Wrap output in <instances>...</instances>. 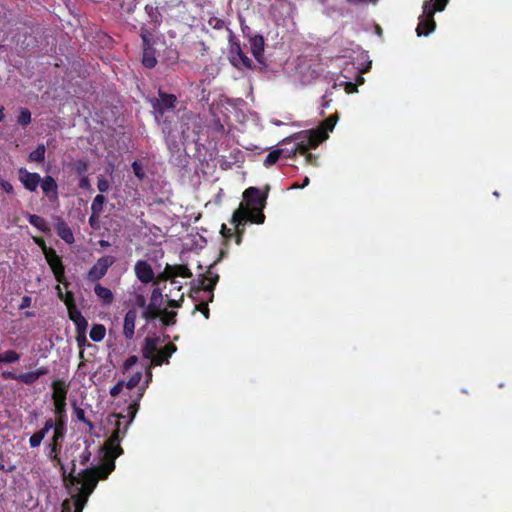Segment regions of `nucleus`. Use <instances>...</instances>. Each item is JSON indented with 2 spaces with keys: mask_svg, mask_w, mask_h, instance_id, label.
I'll return each mask as SVG.
<instances>
[{
  "mask_svg": "<svg viewBox=\"0 0 512 512\" xmlns=\"http://www.w3.org/2000/svg\"><path fill=\"white\" fill-rule=\"evenodd\" d=\"M114 470V464L100 465L84 469L78 475H75V460L72 461V468L69 473H67L64 465H61L60 472L63 481L76 487L71 499L64 500V512H71L75 504L77 506L76 512H82L99 479H106Z\"/></svg>",
  "mask_w": 512,
  "mask_h": 512,
  "instance_id": "nucleus-1",
  "label": "nucleus"
},
{
  "mask_svg": "<svg viewBox=\"0 0 512 512\" xmlns=\"http://www.w3.org/2000/svg\"><path fill=\"white\" fill-rule=\"evenodd\" d=\"M267 193H261L256 187H250L243 193V200L246 205L242 203L234 212L232 223L242 224L243 222H252L262 224L265 221L263 210L266 204Z\"/></svg>",
  "mask_w": 512,
  "mask_h": 512,
  "instance_id": "nucleus-2",
  "label": "nucleus"
},
{
  "mask_svg": "<svg viewBox=\"0 0 512 512\" xmlns=\"http://www.w3.org/2000/svg\"><path fill=\"white\" fill-rule=\"evenodd\" d=\"M219 276L212 270H207L206 274L202 275L197 284L191 287V298L197 303L194 305V312L200 311L205 319L210 317L209 302L214 299V289L217 285Z\"/></svg>",
  "mask_w": 512,
  "mask_h": 512,
  "instance_id": "nucleus-3",
  "label": "nucleus"
},
{
  "mask_svg": "<svg viewBox=\"0 0 512 512\" xmlns=\"http://www.w3.org/2000/svg\"><path fill=\"white\" fill-rule=\"evenodd\" d=\"M154 118L159 125L162 126L163 133H171V125L175 123L177 114V96L175 94L166 93L162 90L158 91V97L153 100Z\"/></svg>",
  "mask_w": 512,
  "mask_h": 512,
  "instance_id": "nucleus-4",
  "label": "nucleus"
},
{
  "mask_svg": "<svg viewBox=\"0 0 512 512\" xmlns=\"http://www.w3.org/2000/svg\"><path fill=\"white\" fill-rule=\"evenodd\" d=\"M449 0H427L423 3L422 14L418 19L417 33L418 37H427L436 29L434 15L437 11L445 9Z\"/></svg>",
  "mask_w": 512,
  "mask_h": 512,
  "instance_id": "nucleus-5",
  "label": "nucleus"
},
{
  "mask_svg": "<svg viewBox=\"0 0 512 512\" xmlns=\"http://www.w3.org/2000/svg\"><path fill=\"white\" fill-rule=\"evenodd\" d=\"M65 421H54V435H52V440L49 445L50 452L48 454L49 458L54 462V467H58L61 470V458L59 456L62 449V441L65 438L66 427Z\"/></svg>",
  "mask_w": 512,
  "mask_h": 512,
  "instance_id": "nucleus-6",
  "label": "nucleus"
},
{
  "mask_svg": "<svg viewBox=\"0 0 512 512\" xmlns=\"http://www.w3.org/2000/svg\"><path fill=\"white\" fill-rule=\"evenodd\" d=\"M120 425V422L116 423V427L107 441L104 463L102 465H110V463H113L115 466V458L123 454V449L119 445V441L124 435Z\"/></svg>",
  "mask_w": 512,
  "mask_h": 512,
  "instance_id": "nucleus-7",
  "label": "nucleus"
},
{
  "mask_svg": "<svg viewBox=\"0 0 512 512\" xmlns=\"http://www.w3.org/2000/svg\"><path fill=\"white\" fill-rule=\"evenodd\" d=\"M338 118L337 114L331 115L323 121L319 130L310 132L308 138L312 148H317L328 137V132L333 131Z\"/></svg>",
  "mask_w": 512,
  "mask_h": 512,
  "instance_id": "nucleus-8",
  "label": "nucleus"
},
{
  "mask_svg": "<svg viewBox=\"0 0 512 512\" xmlns=\"http://www.w3.org/2000/svg\"><path fill=\"white\" fill-rule=\"evenodd\" d=\"M115 262L113 256H103L99 258L94 265L89 269L87 278L91 282L102 279L106 274L111 265Z\"/></svg>",
  "mask_w": 512,
  "mask_h": 512,
  "instance_id": "nucleus-9",
  "label": "nucleus"
},
{
  "mask_svg": "<svg viewBox=\"0 0 512 512\" xmlns=\"http://www.w3.org/2000/svg\"><path fill=\"white\" fill-rule=\"evenodd\" d=\"M176 277L181 278H192L193 274L190 268L184 264H167L163 273L160 275L162 280H169L172 284H177L175 281Z\"/></svg>",
  "mask_w": 512,
  "mask_h": 512,
  "instance_id": "nucleus-10",
  "label": "nucleus"
},
{
  "mask_svg": "<svg viewBox=\"0 0 512 512\" xmlns=\"http://www.w3.org/2000/svg\"><path fill=\"white\" fill-rule=\"evenodd\" d=\"M46 261L52 269V274L58 283L67 285L65 279V266L62 259L56 254L55 250L48 251L45 256Z\"/></svg>",
  "mask_w": 512,
  "mask_h": 512,
  "instance_id": "nucleus-11",
  "label": "nucleus"
},
{
  "mask_svg": "<svg viewBox=\"0 0 512 512\" xmlns=\"http://www.w3.org/2000/svg\"><path fill=\"white\" fill-rule=\"evenodd\" d=\"M134 273H136V278L144 283H150L155 280V273L154 270L147 261L145 260H138L134 264Z\"/></svg>",
  "mask_w": 512,
  "mask_h": 512,
  "instance_id": "nucleus-12",
  "label": "nucleus"
},
{
  "mask_svg": "<svg viewBox=\"0 0 512 512\" xmlns=\"http://www.w3.org/2000/svg\"><path fill=\"white\" fill-rule=\"evenodd\" d=\"M18 179L26 190L35 192L41 181V176L25 168H20L18 169Z\"/></svg>",
  "mask_w": 512,
  "mask_h": 512,
  "instance_id": "nucleus-13",
  "label": "nucleus"
},
{
  "mask_svg": "<svg viewBox=\"0 0 512 512\" xmlns=\"http://www.w3.org/2000/svg\"><path fill=\"white\" fill-rule=\"evenodd\" d=\"M52 219H54V229L57 236L67 244H73L75 242V236L68 223L60 216H54Z\"/></svg>",
  "mask_w": 512,
  "mask_h": 512,
  "instance_id": "nucleus-14",
  "label": "nucleus"
},
{
  "mask_svg": "<svg viewBox=\"0 0 512 512\" xmlns=\"http://www.w3.org/2000/svg\"><path fill=\"white\" fill-rule=\"evenodd\" d=\"M177 351V347L174 343H168L163 348L158 349L154 353L151 365L152 366H161L163 364H169V359L173 356V354Z\"/></svg>",
  "mask_w": 512,
  "mask_h": 512,
  "instance_id": "nucleus-15",
  "label": "nucleus"
},
{
  "mask_svg": "<svg viewBox=\"0 0 512 512\" xmlns=\"http://www.w3.org/2000/svg\"><path fill=\"white\" fill-rule=\"evenodd\" d=\"M231 53H232L231 62L233 64V66H235L237 69H243V68L252 69L253 68L252 61L241 50V47L238 43H235L232 45Z\"/></svg>",
  "mask_w": 512,
  "mask_h": 512,
  "instance_id": "nucleus-16",
  "label": "nucleus"
},
{
  "mask_svg": "<svg viewBox=\"0 0 512 512\" xmlns=\"http://www.w3.org/2000/svg\"><path fill=\"white\" fill-rule=\"evenodd\" d=\"M1 377L3 380H15L25 385H33L37 381L35 371L22 372L19 374L13 371H3Z\"/></svg>",
  "mask_w": 512,
  "mask_h": 512,
  "instance_id": "nucleus-17",
  "label": "nucleus"
},
{
  "mask_svg": "<svg viewBox=\"0 0 512 512\" xmlns=\"http://www.w3.org/2000/svg\"><path fill=\"white\" fill-rule=\"evenodd\" d=\"M137 320V311L129 309L126 312L123 323V335L127 340H132L135 335V321Z\"/></svg>",
  "mask_w": 512,
  "mask_h": 512,
  "instance_id": "nucleus-18",
  "label": "nucleus"
},
{
  "mask_svg": "<svg viewBox=\"0 0 512 512\" xmlns=\"http://www.w3.org/2000/svg\"><path fill=\"white\" fill-rule=\"evenodd\" d=\"M40 187L43 193L51 200L54 201L58 198V186L55 179L46 175L44 178H41Z\"/></svg>",
  "mask_w": 512,
  "mask_h": 512,
  "instance_id": "nucleus-19",
  "label": "nucleus"
},
{
  "mask_svg": "<svg viewBox=\"0 0 512 512\" xmlns=\"http://www.w3.org/2000/svg\"><path fill=\"white\" fill-rule=\"evenodd\" d=\"M308 149H313L310 145L308 136L299 142H296V144L291 148H279L278 150H282V158H292L297 154H304L307 152Z\"/></svg>",
  "mask_w": 512,
  "mask_h": 512,
  "instance_id": "nucleus-20",
  "label": "nucleus"
},
{
  "mask_svg": "<svg viewBox=\"0 0 512 512\" xmlns=\"http://www.w3.org/2000/svg\"><path fill=\"white\" fill-rule=\"evenodd\" d=\"M53 428V418H49L45 423L44 426L34 432L32 436L29 439V444L31 448H37L40 446L43 438L46 436V434Z\"/></svg>",
  "mask_w": 512,
  "mask_h": 512,
  "instance_id": "nucleus-21",
  "label": "nucleus"
},
{
  "mask_svg": "<svg viewBox=\"0 0 512 512\" xmlns=\"http://www.w3.org/2000/svg\"><path fill=\"white\" fill-rule=\"evenodd\" d=\"M68 388L64 380H55L52 383V401H66Z\"/></svg>",
  "mask_w": 512,
  "mask_h": 512,
  "instance_id": "nucleus-22",
  "label": "nucleus"
},
{
  "mask_svg": "<svg viewBox=\"0 0 512 512\" xmlns=\"http://www.w3.org/2000/svg\"><path fill=\"white\" fill-rule=\"evenodd\" d=\"M251 52L254 55L257 62H262V55L264 52V38L260 34L250 37Z\"/></svg>",
  "mask_w": 512,
  "mask_h": 512,
  "instance_id": "nucleus-23",
  "label": "nucleus"
},
{
  "mask_svg": "<svg viewBox=\"0 0 512 512\" xmlns=\"http://www.w3.org/2000/svg\"><path fill=\"white\" fill-rule=\"evenodd\" d=\"M158 337H146L144 345L142 347V356L144 359L152 360L153 356L157 351V345L159 343Z\"/></svg>",
  "mask_w": 512,
  "mask_h": 512,
  "instance_id": "nucleus-24",
  "label": "nucleus"
},
{
  "mask_svg": "<svg viewBox=\"0 0 512 512\" xmlns=\"http://www.w3.org/2000/svg\"><path fill=\"white\" fill-rule=\"evenodd\" d=\"M94 293L105 305H109L114 301V294L111 289L102 286L100 283H96L94 285Z\"/></svg>",
  "mask_w": 512,
  "mask_h": 512,
  "instance_id": "nucleus-25",
  "label": "nucleus"
},
{
  "mask_svg": "<svg viewBox=\"0 0 512 512\" xmlns=\"http://www.w3.org/2000/svg\"><path fill=\"white\" fill-rule=\"evenodd\" d=\"M142 64L145 68L152 69L157 66V56L153 46H144L142 52Z\"/></svg>",
  "mask_w": 512,
  "mask_h": 512,
  "instance_id": "nucleus-26",
  "label": "nucleus"
},
{
  "mask_svg": "<svg viewBox=\"0 0 512 512\" xmlns=\"http://www.w3.org/2000/svg\"><path fill=\"white\" fill-rule=\"evenodd\" d=\"M161 315V309L159 307V302L151 300L149 304H146L145 309L142 311V317L146 321H153Z\"/></svg>",
  "mask_w": 512,
  "mask_h": 512,
  "instance_id": "nucleus-27",
  "label": "nucleus"
},
{
  "mask_svg": "<svg viewBox=\"0 0 512 512\" xmlns=\"http://www.w3.org/2000/svg\"><path fill=\"white\" fill-rule=\"evenodd\" d=\"M27 220L32 226L36 227L38 231L44 234H49L51 232L49 224L43 217H40L35 214H29L27 216Z\"/></svg>",
  "mask_w": 512,
  "mask_h": 512,
  "instance_id": "nucleus-28",
  "label": "nucleus"
},
{
  "mask_svg": "<svg viewBox=\"0 0 512 512\" xmlns=\"http://www.w3.org/2000/svg\"><path fill=\"white\" fill-rule=\"evenodd\" d=\"M16 123L23 128L29 126L32 123L31 111L25 107L19 108Z\"/></svg>",
  "mask_w": 512,
  "mask_h": 512,
  "instance_id": "nucleus-29",
  "label": "nucleus"
},
{
  "mask_svg": "<svg viewBox=\"0 0 512 512\" xmlns=\"http://www.w3.org/2000/svg\"><path fill=\"white\" fill-rule=\"evenodd\" d=\"M56 292L58 298L64 302L67 308L75 306V296L71 290H67L65 294L62 293V289L59 285H56Z\"/></svg>",
  "mask_w": 512,
  "mask_h": 512,
  "instance_id": "nucleus-30",
  "label": "nucleus"
},
{
  "mask_svg": "<svg viewBox=\"0 0 512 512\" xmlns=\"http://www.w3.org/2000/svg\"><path fill=\"white\" fill-rule=\"evenodd\" d=\"M19 360L20 354L13 349H9L0 353V364H12L18 362Z\"/></svg>",
  "mask_w": 512,
  "mask_h": 512,
  "instance_id": "nucleus-31",
  "label": "nucleus"
},
{
  "mask_svg": "<svg viewBox=\"0 0 512 512\" xmlns=\"http://www.w3.org/2000/svg\"><path fill=\"white\" fill-rule=\"evenodd\" d=\"M142 395H143V390L140 391V393L138 395V398H140ZM138 401H139V399H137L136 401L132 402L128 406L127 412H128V415H129L130 419L127 421V423L125 424V426L123 428V434L126 433V431L128 429V426L131 424L132 420L137 415V411L139 409V402Z\"/></svg>",
  "mask_w": 512,
  "mask_h": 512,
  "instance_id": "nucleus-32",
  "label": "nucleus"
},
{
  "mask_svg": "<svg viewBox=\"0 0 512 512\" xmlns=\"http://www.w3.org/2000/svg\"><path fill=\"white\" fill-rule=\"evenodd\" d=\"M46 147L43 144L37 145V147L29 154L28 160L32 162H43L45 160Z\"/></svg>",
  "mask_w": 512,
  "mask_h": 512,
  "instance_id": "nucleus-33",
  "label": "nucleus"
},
{
  "mask_svg": "<svg viewBox=\"0 0 512 512\" xmlns=\"http://www.w3.org/2000/svg\"><path fill=\"white\" fill-rule=\"evenodd\" d=\"M106 328L102 324H94L90 330V338L94 342H100L105 338Z\"/></svg>",
  "mask_w": 512,
  "mask_h": 512,
  "instance_id": "nucleus-34",
  "label": "nucleus"
},
{
  "mask_svg": "<svg viewBox=\"0 0 512 512\" xmlns=\"http://www.w3.org/2000/svg\"><path fill=\"white\" fill-rule=\"evenodd\" d=\"M282 154L283 151L279 149L271 151L264 159L263 165L267 168L272 167V165L279 161V158H281Z\"/></svg>",
  "mask_w": 512,
  "mask_h": 512,
  "instance_id": "nucleus-35",
  "label": "nucleus"
},
{
  "mask_svg": "<svg viewBox=\"0 0 512 512\" xmlns=\"http://www.w3.org/2000/svg\"><path fill=\"white\" fill-rule=\"evenodd\" d=\"M89 169V162L86 159H77L73 163V170L76 175H85Z\"/></svg>",
  "mask_w": 512,
  "mask_h": 512,
  "instance_id": "nucleus-36",
  "label": "nucleus"
},
{
  "mask_svg": "<svg viewBox=\"0 0 512 512\" xmlns=\"http://www.w3.org/2000/svg\"><path fill=\"white\" fill-rule=\"evenodd\" d=\"M76 334L83 338V342H87L86 339V330L88 328V321L81 317L78 321L74 323Z\"/></svg>",
  "mask_w": 512,
  "mask_h": 512,
  "instance_id": "nucleus-37",
  "label": "nucleus"
},
{
  "mask_svg": "<svg viewBox=\"0 0 512 512\" xmlns=\"http://www.w3.org/2000/svg\"><path fill=\"white\" fill-rule=\"evenodd\" d=\"M161 322L164 326H171L175 324V319L177 318V312L168 311L166 309L161 310Z\"/></svg>",
  "mask_w": 512,
  "mask_h": 512,
  "instance_id": "nucleus-38",
  "label": "nucleus"
},
{
  "mask_svg": "<svg viewBox=\"0 0 512 512\" xmlns=\"http://www.w3.org/2000/svg\"><path fill=\"white\" fill-rule=\"evenodd\" d=\"M54 413L57 416L55 421H65L66 401H54Z\"/></svg>",
  "mask_w": 512,
  "mask_h": 512,
  "instance_id": "nucleus-39",
  "label": "nucleus"
},
{
  "mask_svg": "<svg viewBox=\"0 0 512 512\" xmlns=\"http://www.w3.org/2000/svg\"><path fill=\"white\" fill-rule=\"evenodd\" d=\"M106 202V197L102 194H98L95 196L92 204L91 211L94 214H101L103 210V204Z\"/></svg>",
  "mask_w": 512,
  "mask_h": 512,
  "instance_id": "nucleus-40",
  "label": "nucleus"
},
{
  "mask_svg": "<svg viewBox=\"0 0 512 512\" xmlns=\"http://www.w3.org/2000/svg\"><path fill=\"white\" fill-rule=\"evenodd\" d=\"M73 407H74V415L75 417L77 418V420L79 422H82L86 425H88L90 428H93V424L90 422V420L88 418H86L85 416V411L84 409L80 408V407H77L76 406V403L74 402L73 403Z\"/></svg>",
  "mask_w": 512,
  "mask_h": 512,
  "instance_id": "nucleus-41",
  "label": "nucleus"
},
{
  "mask_svg": "<svg viewBox=\"0 0 512 512\" xmlns=\"http://www.w3.org/2000/svg\"><path fill=\"white\" fill-rule=\"evenodd\" d=\"M208 25L216 30H221V29L226 28L229 31L230 35H233V31L230 28L226 27V24L222 19H219L217 17H212L208 20Z\"/></svg>",
  "mask_w": 512,
  "mask_h": 512,
  "instance_id": "nucleus-42",
  "label": "nucleus"
},
{
  "mask_svg": "<svg viewBox=\"0 0 512 512\" xmlns=\"http://www.w3.org/2000/svg\"><path fill=\"white\" fill-rule=\"evenodd\" d=\"M141 377H142V372L141 371H137L132 376H130V379L127 381L126 384L124 383V385L128 389H133V388L138 386L139 382L141 381Z\"/></svg>",
  "mask_w": 512,
  "mask_h": 512,
  "instance_id": "nucleus-43",
  "label": "nucleus"
},
{
  "mask_svg": "<svg viewBox=\"0 0 512 512\" xmlns=\"http://www.w3.org/2000/svg\"><path fill=\"white\" fill-rule=\"evenodd\" d=\"M145 11L148 14V17L150 18L151 22L157 23L158 19L160 17V14L157 10V7H154L153 5L147 4L145 6Z\"/></svg>",
  "mask_w": 512,
  "mask_h": 512,
  "instance_id": "nucleus-44",
  "label": "nucleus"
},
{
  "mask_svg": "<svg viewBox=\"0 0 512 512\" xmlns=\"http://www.w3.org/2000/svg\"><path fill=\"white\" fill-rule=\"evenodd\" d=\"M173 128L171 127V133L168 134V133H164L166 135V142H167V146H168V149L170 151H177L178 150V142L177 140L175 139L174 135H173Z\"/></svg>",
  "mask_w": 512,
  "mask_h": 512,
  "instance_id": "nucleus-45",
  "label": "nucleus"
},
{
  "mask_svg": "<svg viewBox=\"0 0 512 512\" xmlns=\"http://www.w3.org/2000/svg\"><path fill=\"white\" fill-rule=\"evenodd\" d=\"M97 189L100 193H106L110 189V181L104 177H99L97 180Z\"/></svg>",
  "mask_w": 512,
  "mask_h": 512,
  "instance_id": "nucleus-46",
  "label": "nucleus"
},
{
  "mask_svg": "<svg viewBox=\"0 0 512 512\" xmlns=\"http://www.w3.org/2000/svg\"><path fill=\"white\" fill-rule=\"evenodd\" d=\"M92 453L89 448H85L79 455V463L81 466H87L90 463Z\"/></svg>",
  "mask_w": 512,
  "mask_h": 512,
  "instance_id": "nucleus-47",
  "label": "nucleus"
},
{
  "mask_svg": "<svg viewBox=\"0 0 512 512\" xmlns=\"http://www.w3.org/2000/svg\"><path fill=\"white\" fill-rule=\"evenodd\" d=\"M68 309V315L71 321L74 323L78 321L81 317H83L80 310L77 309L76 305L67 308Z\"/></svg>",
  "mask_w": 512,
  "mask_h": 512,
  "instance_id": "nucleus-48",
  "label": "nucleus"
},
{
  "mask_svg": "<svg viewBox=\"0 0 512 512\" xmlns=\"http://www.w3.org/2000/svg\"><path fill=\"white\" fill-rule=\"evenodd\" d=\"M0 189L7 194H14L13 184L5 179L0 178Z\"/></svg>",
  "mask_w": 512,
  "mask_h": 512,
  "instance_id": "nucleus-49",
  "label": "nucleus"
},
{
  "mask_svg": "<svg viewBox=\"0 0 512 512\" xmlns=\"http://www.w3.org/2000/svg\"><path fill=\"white\" fill-rule=\"evenodd\" d=\"M34 242L42 250L44 256H46V253H48V251H53V248L52 247H48L46 242H45V240L43 238H40V237L34 238Z\"/></svg>",
  "mask_w": 512,
  "mask_h": 512,
  "instance_id": "nucleus-50",
  "label": "nucleus"
},
{
  "mask_svg": "<svg viewBox=\"0 0 512 512\" xmlns=\"http://www.w3.org/2000/svg\"><path fill=\"white\" fill-rule=\"evenodd\" d=\"M78 187L82 190H90L91 189V182L87 175L80 176Z\"/></svg>",
  "mask_w": 512,
  "mask_h": 512,
  "instance_id": "nucleus-51",
  "label": "nucleus"
},
{
  "mask_svg": "<svg viewBox=\"0 0 512 512\" xmlns=\"http://www.w3.org/2000/svg\"><path fill=\"white\" fill-rule=\"evenodd\" d=\"M246 222H243L242 224L233 223L235 225L236 230V244H240L242 241V235L244 233V225Z\"/></svg>",
  "mask_w": 512,
  "mask_h": 512,
  "instance_id": "nucleus-52",
  "label": "nucleus"
},
{
  "mask_svg": "<svg viewBox=\"0 0 512 512\" xmlns=\"http://www.w3.org/2000/svg\"><path fill=\"white\" fill-rule=\"evenodd\" d=\"M132 169L134 171V174L138 179H143L145 174L143 172V169L141 167V164L138 161H134L132 164Z\"/></svg>",
  "mask_w": 512,
  "mask_h": 512,
  "instance_id": "nucleus-53",
  "label": "nucleus"
},
{
  "mask_svg": "<svg viewBox=\"0 0 512 512\" xmlns=\"http://www.w3.org/2000/svg\"><path fill=\"white\" fill-rule=\"evenodd\" d=\"M138 361L137 356H129L123 364V371L126 372L131 369Z\"/></svg>",
  "mask_w": 512,
  "mask_h": 512,
  "instance_id": "nucleus-54",
  "label": "nucleus"
},
{
  "mask_svg": "<svg viewBox=\"0 0 512 512\" xmlns=\"http://www.w3.org/2000/svg\"><path fill=\"white\" fill-rule=\"evenodd\" d=\"M220 233L222 237L226 240L232 238L234 236V232L232 228H227L226 224L221 225Z\"/></svg>",
  "mask_w": 512,
  "mask_h": 512,
  "instance_id": "nucleus-55",
  "label": "nucleus"
},
{
  "mask_svg": "<svg viewBox=\"0 0 512 512\" xmlns=\"http://www.w3.org/2000/svg\"><path fill=\"white\" fill-rule=\"evenodd\" d=\"M309 150L310 149H308L306 153L301 155L305 157V160L308 165H317V155L310 153Z\"/></svg>",
  "mask_w": 512,
  "mask_h": 512,
  "instance_id": "nucleus-56",
  "label": "nucleus"
},
{
  "mask_svg": "<svg viewBox=\"0 0 512 512\" xmlns=\"http://www.w3.org/2000/svg\"><path fill=\"white\" fill-rule=\"evenodd\" d=\"M123 387H124V381H118L116 383V385L111 388L110 394L114 397L119 395L120 392L122 391Z\"/></svg>",
  "mask_w": 512,
  "mask_h": 512,
  "instance_id": "nucleus-57",
  "label": "nucleus"
},
{
  "mask_svg": "<svg viewBox=\"0 0 512 512\" xmlns=\"http://www.w3.org/2000/svg\"><path fill=\"white\" fill-rule=\"evenodd\" d=\"M140 37L142 39V42H143V47L144 46H151V42H150V38H149V32L148 30L146 29H141V33H140Z\"/></svg>",
  "mask_w": 512,
  "mask_h": 512,
  "instance_id": "nucleus-58",
  "label": "nucleus"
},
{
  "mask_svg": "<svg viewBox=\"0 0 512 512\" xmlns=\"http://www.w3.org/2000/svg\"><path fill=\"white\" fill-rule=\"evenodd\" d=\"M99 215L100 214H94V212H92L91 216L89 217V224L94 229H99Z\"/></svg>",
  "mask_w": 512,
  "mask_h": 512,
  "instance_id": "nucleus-59",
  "label": "nucleus"
},
{
  "mask_svg": "<svg viewBox=\"0 0 512 512\" xmlns=\"http://www.w3.org/2000/svg\"><path fill=\"white\" fill-rule=\"evenodd\" d=\"M345 91L347 93H354L358 91V84L352 82H345Z\"/></svg>",
  "mask_w": 512,
  "mask_h": 512,
  "instance_id": "nucleus-60",
  "label": "nucleus"
},
{
  "mask_svg": "<svg viewBox=\"0 0 512 512\" xmlns=\"http://www.w3.org/2000/svg\"><path fill=\"white\" fill-rule=\"evenodd\" d=\"M31 303H32V299L31 297L29 296H24L22 299H21V303L19 305V309H25V308H28L31 306Z\"/></svg>",
  "mask_w": 512,
  "mask_h": 512,
  "instance_id": "nucleus-61",
  "label": "nucleus"
},
{
  "mask_svg": "<svg viewBox=\"0 0 512 512\" xmlns=\"http://www.w3.org/2000/svg\"><path fill=\"white\" fill-rule=\"evenodd\" d=\"M48 372H49V369L45 366H41V367L37 368L36 370H34L37 380L39 379L40 376L45 375Z\"/></svg>",
  "mask_w": 512,
  "mask_h": 512,
  "instance_id": "nucleus-62",
  "label": "nucleus"
},
{
  "mask_svg": "<svg viewBox=\"0 0 512 512\" xmlns=\"http://www.w3.org/2000/svg\"><path fill=\"white\" fill-rule=\"evenodd\" d=\"M136 305L138 307H141V308L145 309V307H146V299L144 298V296L139 295V296L136 297Z\"/></svg>",
  "mask_w": 512,
  "mask_h": 512,
  "instance_id": "nucleus-63",
  "label": "nucleus"
},
{
  "mask_svg": "<svg viewBox=\"0 0 512 512\" xmlns=\"http://www.w3.org/2000/svg\"><path fill=\"white\" fill-rule=\"evenodd\" d=\"M160 298L161 292L159 291L158 288H154L150 299L159 302Z\"/></svg>",
  "mask_w": 512,
  "mask_h": 512,
  "instance_id": "nucleus-64",
  "label": "nucleus"
}]
</instances>
